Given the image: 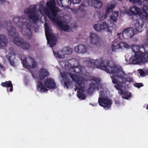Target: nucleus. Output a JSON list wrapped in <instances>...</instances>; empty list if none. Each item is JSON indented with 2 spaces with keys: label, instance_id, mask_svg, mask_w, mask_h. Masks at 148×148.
<instances>
[{
  "label": "nucleus",
  "instance_id": "nucleus-1",
  "mask_svg": "<svg viewBox=\"0 0 148 148\" xmlns=\"http://www.w3.org/2000/svg\"><path fill=\"white\" fill-rule=\"evenodd\" d=\"M47 7L44 9L45 14L52 21L55 22L57 25L64 31H67L70 29L69 26L64 25L62 21L56 19L57 15L60 10L59 8L56 6L55 0H50L47 2Z\"/></svg>",
  "mask_w": 148,
  "mask_h": 148
},
{
  "label": "nucleus",
  "instance_id": "nucleus-2",
  "mask_svg": "<svg viewBox=\"0 0 148 148\" xmlns=\"http://www.w3.org/2000/svg\"><path fill=\"white\" fill-rule=\"evenodd\" d=\"M106 72L112 74H115L111 77L113 83L116 84L115 87L116 89L119 90L122 88L121 84H125L126 83V79L124 77L126 74L122 69H118L115 64L111 66L109 63Z\"/></svg>",
  "mask_w": 148,
  "mask_h": 148
},
{
  "label": "nucleus",
  "instance_id": "nucleus-3",
  "mask_svg": "<svg viewBox=\"0 0 148 148\" xmlns=\"http://www.w3.org/2000/svg\"><path fill=\"white\" fill-rule=\"evenodd\" d=\"M11 22L8 20L5 21L2 25L6 27L9 36L14 37L13 42L15 44L20 46L24 50H28L31 47L30 44L27 42H23V39L19 37V34L16 32V29L11 26Z\"/></svg>",
  "mask_w": 148,
  "mask_h": 148
},
{
  "label": "nucleus",
  "instance_id": "nucleus-4",
  "mask_svg": "<svg viewBox=\"0 0 148 148\" xmlns=\"http://www.w3.org/2000/svg\"><path fill=\"white\" fill-rule=\"evenodd\" d=\"M13 22L20 31L22 34L27 38L31 39L32 37L31 23L28 20L23 16L15 17L13 18Z\"/></svg>",
  "mask_w": 148,
  "mask_h": 148
},
{
  "label": "nucleus",
  "instance_id": "nucleus-5",
  "mask_svg": "<svg viewBox=\"0 0 148 148\" xmlns=\"http://www.w3.org/2000/svg\"><path fill=\"white\" fill-rule=\"evenodd\" d=\"M62 77L64 81V86L66 87L67 89L69 88V86L70 85L71 81L69 77L70 76L72 80L76 82L74 88L75 91L77 90H83L85 87L84 81L81 79H79L77 76L70 73L64 72L61 74Z\"/></svg>",
  "mask_w": 148,
  "mask_h": 148
},
{
  "label": "nucleus",
  "instance_id": "nucleus-6",
  "mask_svg": "<svg viewBox=\"0 0 148 148\" xmlns=\"http://www.w3.org/2000/svg\"><path fill=\"white\" fill-rule=\"evenodd\" d=\"M109 64V61L107 59L100 58L96 59L95 61L93 59L89 60L86 65V66L89 68H95L96 66L99 67L101 69L105 71L107 68L108 65Z\"/></svg>",
  "mask_w": 148,
  "mask_h": 148
},
{
  "label": "nucleus",
  "instance_id": "nucleus-7",
  "mask_svg": "<svg viewBox=\"0 0 148 148\" xmlns=\"http://www.w3.org/2000/svg\"><path fill=\"white\" fill-rule=\"evenodd\" d=\"M36 5H34L29 6L24 10V12L27 18L32 21V23L35 24L39 20V15L37 14L36 10Z\"/></svg>",
  "mask_w": 148,
  "mask_h": 148
},
{
  "label": "nucleus",
  "instance_id": "nucleus-8",
  "mask_svg": "<svg viewBox=\"0 0 148 148\" xmlns=\"http://www.w3.org/2000/svg\"><path fill=\"white\" fill-rule=\"evenodd\" d=\"M44 27L45 34L47 40V43L50 45L51 47H52L56 45V37L55 34H52V31L49 28V25L48 23H45L44 24Z\"/></svg>",
  "mask_w": 148,
  "mask_h": 148
},
{
  "label": "nucleus",
  "instance_id": "nucleus-9",
  "mask_svg": "<svg viewBox=\"0 0 148 148\" xmlns=\"http://www.w3.org/2000/svg\"><path fill=\"white\" fill-rule=\"evenodd\" d=\"M132 49L133 52L134 53L135 56L130 58V63L132 64L134 60H136L138 57H140L143 51H145V48L144 46L143 45H141L139 46L136 45H133L132 47Z\"/></svg>",
  "mask_w": 148,
  "mask_h": 148
},
{
  "label": "nucleus",
  "instance_id": "nucleus-10",
  "mask_svg": "<svg viewBox=\"0 0 148 148\" xmlns=\"http://www.w3.org/2000/svg\"><path fill=\"white\" fill-rule=\"evenodd\" d=\"M98 103L99 106L102 107L106 110L109 109L112 104L111 101L109 99L107 96L103 99L99 98Z\"/></svg>",
  "mask_w": 148,
  "mask_h": 148
},
{
  "label": "nucleus",
  "instance_id": "nucleus-11",
  "mask_svg": "<svg viewBox=\"0 0 148 148\" xmlns=\"http://www.w3.org/2000/svg\"><path fill=\"white\" fill-rule=\"evenodd\" d=\"M144 53L143 52L140 56L139 57H138L137 59L134 60L132 64H137L139 63H145L148 62V52L144 51Z\"/></svg>",
  "mask_w": 148,
  "mask_h": 148
},
{
  "label": "nucleus",
  "instance_id": "nucleus-12",
  "mask_svg": "<svg viewBox=\"0 0 148 148\" xmlns=\"http://www.w3.org/2000/svg\"><path fill=\"white\" fill-rule=\"evenodd\" d=\"M133 28L128 27L124 29L122 32V36L125 39H128L132 38L136 34Z\"/></svg>",
  "mask_w": 148,
  "mask_h": 148
},
{
  "label": "nucleus",
  "instance_id": "nucleus-13",
  "mask_svg": "<svg viewBox=\"0 0 148 148\" xmlns=\"http://www.w3.org/2000/svg\"><path fill=\"white\" fill-rule=\"evenodd\" d=\"M100 39L97 34L90 33V45L94 46H100Z\"/></svg>",
  "mask_w": 148,
  "mask_h": 148
},
{
  "label": "nucleus",
  "instance_id": "nucleus-14",
  "mask_svg": "<svg viewBox=\"0 0 148 148\" xmlns=\"http://www.w3.org/2000/svg\"><path fill=\"white\" fill-rule=\"evenodd\" d=\"M93 27L95 29L97 32H100L102 30H105L110 33H111L112 32L105 22H103L101 24L98 23L95 24Z\"/></svg>",
  "mask_w": 148,
  "mask_h": 148
},
{
  "label": "nucleus",
  "instance_id": "nucleus-15",
  "mask_svg": "<svg viewBox=\"0 0 148 148\" xmlns=\"http://www.w3.org/2000/svg\"><path fill=\"white\" fill-rule=\"evenodd\" d=\"M32 60V65L29 64L27 62V59L25 58L22 61V63L24 67L27 69H33L36 67L37 66V62L35 59L31 57H29Z\"/></svg>",
  "mask_w": 148,
  "mask_h": 148
},
{
  "label": "nucleus",
  "instance_id": "nucleus-16",
  "mask_svg": "<svg viewBox=\"0 0 148 148\" xmlns=\"http://www.w3.org/2000/svg\"><path fill=\"white\" fill-rule=\"evenodd\" d=\"M45 85L47 88L55 89L56 88V84L54 80L52 78H47L45 81Z\"/></svg>",
  "mask_w": 148,
  "mask_h": 148
},
{
  "label": "nucleus",
  "instance_id": "nucleus-17",
  "mask_svg": "<svg viewBox=\"0 0 148 148\" xmlns=\"http://www.w3.org/2000/svg\"><path fill=\"white\" fill-rule=\"evenodd\" d=\"M137 23L135 24L136 29H133V30H135L134 32L136 33V34L138 32H141L142 30V27L143 25V21L142 19H137L136 20Z\"/></svg>",
  "mask_w": 148,
  "mask_h": 148
},
{
  "label": "nucleus",
  "instance_id": "nucleus-18",
  "mask_svg": "<svg viewBox=\"0 0 148 148\" xmlns=\"http://www.w3.org/2000/svg\"><path fill=\"white\" fill-rule=\"evenodd\" d=\"M75 50L76 52L79 53H83L87 51L88 48L85 45H80L75 47Z\"/></svg>",
  "mask_w": 148,
  "mask_h": 148
},
{
  "label": "nucleus",
  "instance_id": "nucleus-19",
  "mask_svg": "<svg viewBox=\"0 0 148 148\" xmlns=\"http://www.w3.org/2000/svg\"><path fill=\"white\" fill-rule=\"evenodd\" d=\"M58 5L60 7H67L70 5L71 0H57Z\"/></svg>",
  "mask_w": 148,
  "mask_h": 148
},
{
  "label": "nucleus",
  "instance_id": "nucleus-20",
  "mask_svg": "<svg viewBox=\"0 0 148 148\" xmlns=\"http://www.w3.org/2000/svg\"><path fill=\"white\" fill-rule=\"evenodd\" d=\"M8 43V40L4 35L0 34V48L2 49Z\"/></svg>",
  "mask_w": 148,
  "mask_h": 148
},
{
  "label": "nucleus",
  "instance_id": "nucleus-21",
  "mask_svg": "<svg viewBox=\"0 0 148 148\" xmlns=\"http://www.w3.org/2000/svg\"><path fill=\"white\" fill-rule=\"evenodd\" d=\"M39 77L40 80H43L45 77L48 76L49 73L48 71L44 68H41L39 71Z\"/></svg>",
  "mask_w": 148,
  "mask_h": 148
},
{
  "label": "nucleus",
  "instance_id": "nucleus-22",
  "mask_svg": "<svg viewBox=\"0 0 148 148\" xmlns=\"http://www.w3.org/2000/svg\"><path fill=\"white\" fill-rule=\"evenodd\" d=\"M131 15H136L140 13V10L139 8L136 5L130 7L129 12Z\"/></svg>",
  "mask_w": 148,
  "mask_h": 148
},
{
  "label": "nucleus",
  "instance_id": "nucleus-23",
  "mask_svg": "<svg viewBox=\"0 0 148 148\" xmlns=\"http://www.w3.org/2000/svg\"><path fill=\"white\" fill-rule=\"evenodd\" d=\"M121 88L119 90V93L121 94L123 98L128 99L131 96V93L127 91H124Z\"/></svg>",
  "mask_w": 148,
  "mask_h": 148
},
{
  "label": "nucleus",
  "instance_id": "nucleus-24",
  "mask_svg": "<svg viewBox=\"0 0 148 148\" xmlns=\"http://www.w3.org/2000/svg\"><path fill=\"white\" fill-rule=\"evenodd\" d=\"M91 5L95 8H99L102 6V2L99 0H93L91 1Z\"/></svg>",
  "mask_w": 148,
  "mask_h": 148
},
{
  "label": "nucleus",
  "instance_id": "nucleus-25",
  "mask_svg": "<svg viewBox=\"0 0 148 148\" xmlns=\"http://www.w3.org/2000/svg\"><path fill=\"white\" fill-rule=\"evenodd\" d=\"M1 85L4 87H10L9 91L12 92L13 91V86L12 82L10 81H6L5 82H2Z\"/></svg>",
  "mask_w": 148,
  "mask_h": 148
},
{
  "label": "nucleus",
  "instance_id": "nucleus-26",
  "mask_svg": "<svg viewBox=\"0 0 148 148\" xmlns=\"http://www.w3.org/2000/svg\"><path fill=\"white\" fill-rule=\"evenodd\" d=\"M37 88L41 92H45L47 91V89L45 88L41 82H38Z\"/></svg>",
  "mask_w": 148,
  "mask_h": 148
},
{
  "label": "nucleus",
  "instance_id": "nucleus-27",
  "mask_svg": "<svg viewBox=\"0 0 148 148\" xmlns=\"http://www.w3.org/2000/svg\"><path fill=\"white\" fill-rule=\"evenodd\" d=\"M84 90L77 91V96L80 99L84 100L86 98V97L83 93Z\"/></svg>",
  "mask_w": 148,
  "mask_h": 148
},
{
  "label": "nucleus",
  "instance_id": "nucleus-28",
  "mask_svg": "<svg viewBox=\"0 0 148 148\" xmlns=\"http://www.w3.org/2000/svg\"><path fill=\"white\" fill-rule=\"evenodd\" d=\"M118 15V12H112L111 16H110V18L113 21L116 22L117 20V16Z\"/></svg>",
  "mask_w": 148,
  "mask_h": 148
},
{
  "label": "nucleus",
  "instance_id": "nucleus-29",
  "mask_svg": "<svg viewBox=\"0 0 148 148\" xmlns=\"http://www.w3.org/2000/svg\"><path fill=\"white\" fill-rule=\"evenodd\" d=\"M72 49L69 47H64L63 49V52L64 54L63 55H70L72 53Z\"/></svg>",
  "mask_w": 148,
  "mask_h": 148
},
{
  "label": "nucleus",
  "instance_id": "nucleus-30",
  "mask_svg": "<svg viewBox=\"0 0 148 148\" xmlns=\"http://www.w3.org/2000/svg\"><path fill=\"white\" fill-rule=\"evenodd\" d=\"M120 47L119 43H117L115 41H113L112 46V51H114L116 49L120 48Z\"/></svg>",
  "mask_w": 148,
  "mask_h": 148
},
{
  "label": "nucleus",
  "instance_id": "nucleus-31",
  "mask_svg": "<svg viewBox=\"0 0 148 148\" xmlns=\"http://www.w3.org/2000/svg\"><path fill=\"white\" fill-rule=\"evenodd\" d=\"M53 53L55 56L59 58L63 59L65 58L64 55H60L58 52L53 51Z\"/></svg>",
  "mask_w": 148,
  "mask_h": 148
},
{
  "label": "nucleus",
  "instance_id": "nucleus-32",
  "mask_svg": "<svg viewBox=\"0 0 148 148\" xmlns=\"http://www.w3.org/2000/svg\"><path fill=\"white\" fill-rule=\"evenodd\" d=\"M89 88L90 89H92L93 90L97 89L98 90V87L97 84L95 83H92L90 85Z\"/></svg>",
  "mask_w": 148,
  "mask_h": 148
},
{
  "label": "nucleus",
  "instance_id": "nucleus-33",
  "mask_svg": "<svg viewBox=\"0 0 148 148\" xmlns=\"http://www.w3.org/2000/svg\"><path fill=\"white\" fill-rule=\"evenodd\" d=\"M106 92L103 90H101L99 92V98H101L103 99L106 97L105 96V93Z\"/></svg>",
  "mask_w": 148,
  "mask_h": 148
},
{
  "label": "nucleus",
  "instance_id": "nucleus-34",
  "mask_svg": "<svg viewBox=\"0 0 148 148\" xmlns=\"http://www.w3.org/2000/svg\"><path fill=\"white\" fill-rule=\"evenodd\" d=\"M147 71H144L142 69H139L138 70V71L140 73L141 76H144L147 73Z\"/></svg>",
  "mask_w": 148,
  "mask_h": 148
},
{
  "label": "nucleus",
  "instance_id": "nucleus-35",
  "mask_svg": "<svg viewBox=\"0 0 148 148\" xmlns=\"http://www.w3.org/2000/svg\"><path fill=\"white\" fill-rule=\"evenodd\" d=\"M134 86L138 88H140V87H142L143 86V83H135L134 84Z\"/></svg>",
  "mask_w": 148,
  "mask_h": 148
},
{
  "label": "nucleus",
  "instance_id": "nucleus-36",
  "mask_svg": "<svg viewBox=\"0 0 148 148\" xmlns=\"http://www.w3.org/2000/svg\"><path fill=\"white\" fill-rule=\"evenodd\" d=\"M73 71L77 74H80L81 72V71L78 67H75V69H73Z\"/></svg>",
  "mask_w": 148,
  "mask_h": 148
},
{
  "label": "nucleus",
  "instance_id": "nucleus-37",
  "mask_svg": "<svg viewBox=\"0 0 148 148\" xmlns=\"http://www.w3.org/2000/svg\"><path fill=\"white\" fill-rule=\"evenodd\" d=\"M92 80L96 82L98 84L100 83V79L99 78L97 77H94L93 78Z\"/></svg>",
  "mask_w": 148,
  "mask_h": 148
},
{
  "label": "nucleus",
  "instance_id": "nucleus-38",
  "mask_svg": "<svg viewBox=\"0 0 148 148\" xmlns=\"http://www.w3.org/2000/svg\"><path fill=\"white\" fill-rule=\"evenodd\" d=\"M125 79H126V82H127L129 83H131L134 81V80L132 77H127V78H125Z\"/></svg>",
  "mask_w": 148,
  "mask_h": 148
},
{
  "label": "nucleus",
  "instance_id": "nucleus-39",
  "mask_svg": "<svg viewBox=\"0 0 148 148\" xmlns=\"http://www.w3.org/2000/svg\"><path fill=\"white\" fill-rule=\"evenodd\" d=\"M142 15L145 17L148 18V14L147 12L145 10H143L142 12Z\"/></svg>",
  "mask_w": 148,
  "mask_h": 148
},
{
  "label": "nucleus",
  "instance_id": "nucleus-40",
  "mask_svg": "<svg viewBox=\"0 0 148 148\" xmlns=\"http://www.w3.org/2000/svg\"><path fill=\"white\" fill-rule=\"evenodd\" d=\"M116 3H114L110 5V7L109 8H110L111 10H112L116 6Z\"/></svg>",
  "mask_w": 148,
  "mask_h": 148
},
{
  "label": "nucleus",
  "instance_id": "nucleus-41",
  "mask_svg": "<svg viewBox=\"0 0 148 148\" xmlns=\"http://www.w3.org/2000/svg\"><path fill=\"white\" fill-rule=\"evenodd\" d=\"M112 11V10H111L110 8L108 7L107 8L104 14H105L106 15V16H107L109 13H110Z\"/></svg>",
  "mask_w": 148,
  "mask_h": 148
},
{
  "label": "nucleus",
  "instance_id": "nucleus-42",
  "mask_svg": "<svg viewBox=\"0 0 148 148\" xmlns=\"http://www.w3.org/2000/svg\"><path fill=\"white\" fill-rule=\"evenodd\" d=\"M130 2H132L133 3H135L136 2H137L138 3H141V0H129Z\"/></svg>",
  "mask_w": 148,
  "mask_h": 148
},
{
  "label": "nucleus",
  "instance_id": "nucleus-43",
  "mask_svg": "<svg viewBox=\"0 0 148 148\" xmlns=\"http://www.w3.org/2000/svg\"><path fill=\"white\" fill-rule=\"evenodd\" d=\"M107 17V16H106V15L105 14H102L100 18L99 19L100 20H103Z\"/></svg>",
  "mask_w": 148,
  "mask_h": 148
},
{
  "label": "nucleus",
  "instance_id": "nucleus-44",
  "mask_svg": "<svg viewBox=\"0 0 148 148\" xmlns=\"http://www.w3.org/2000/svg\"><path fill=\"white\" fill-rule=\"evenodd\" d=\"M81 0H72V3L73 4H78L80 3Z\"/></svg>",
  "mask_w": 148,
  "mask_h": 148
},
{
  "label": "nucleus",
  "instance_id": "nucleus-45",
  "mask_svg": "<svg viewBox=\"0 0 148 148\" xmlns=\"http://www.w3.org/2000/svg\"><path fill=\"white\" fill-rule=\"evenodd\" d=\"M8 59L10 64L12 66H14V61L13 60H11L10 58H9Z\"/></svg>",
  "mask_w": 148,
  "mask_h": 148
},
{
  "label": "nucleus",
  "instance_id": "nucleus-46",
  "mask_svg": "<svg viewBox=\"0 0 148 148\" xmlns=\"http://www.w3.org/2000/svg\"><path fill=\"white\" fill-rule=\"evenodd\" d=\"M9 51L11 52V53L12 54H14L15 53L14 50V48L12 47H10L9 49Z\"/></svg>",
  "mask_w": 148,
  "mask_h": 148
},
{
  "label": "nucleus",
  "instance_id": "nucleus-47",
  "mask_svg": "<svg viewBox=\"0 0 148 148\" xmlns=\"http://www.w3.org/2000/svg\"><path fill=\"white\" fill-rule=\"evenodd\" d=\"M124 47L125 48H128L129 47V46L126 43H124L123 44Z\"/></svg>",
  "mask_w": 148,
  "mask_h": 148
},
{
  "label": "nucleus",
  "instance_id": "nucleus-48",
  "mask_svg": "<svg viewBox=\"0 0 148 148\" xmlns=\"http://www.w3.org/2000/svg\"><path fill=\"white\" fill-rule=\"evenodd\" d=\"M117 35L118 36L119 38H121L120 37V36H121V35L122 36V33H119Z\"/></svg>",
  "mask_w": 148,
  "mask_h": 148
},
{
  "label": "nucleus",
  "instance_id": "nucleus-49",
  "mask_svg": "<svg viewBox=\"0 0 148 148\" xmlns=\"http://www.w3.org/2000/svg\"><path fill=\"white\" fill-rule=\"evenodd\" d=\"M5 0H0V4H2L5 2Z\"/></svg>",
  "mask_w": 148,
  "mask_h": 148
},
{
  "label": "nucleus",
  "instance_id": "nucleus-50",
  "mask_svg": "<svg viewBox=\"0 0 148 148\" xmlns=\"http://www.w3.org/2000/svg\"><path fill=\"white\" fill-rule=\"evenodd\" d=\"M146 35H147V43H148V30L147 31Z\"/></svg>",
  "mask_w": 148,
  "mask_h": 148
},
{
  "label": "nucleus",
  "instance_id": "nucleus-51",
  "mask_svg": "<svg viewBox=\"0 0 148 148\" xmlns=\"http://www.w3.org/2000/svg\"><path fill=\"white\" fill-rule=\"evenodd\" d=\"M146 109L148 110V104L147 105Z\"/></svg>",
  "mask_w": 148,
  "mask_h": 148
},
{
  "label": "nucleus",
  "instance_id": "nucleus-52",
  "mask_svg": "<svg viewBox=\"0 0 148 148\" xmlns=\"http://www.w3.org/2000/svg\"><path fill=\"white\" fill-rule=\"evenodd\" d=\"M0 67L1 68H3V66H2L1 65V64H0Z\"/></svg>",
  "mask_w": 148,
  "mask_h": 148
},
{
  "label": "nucleus",
  "instance_id": "nucleus-53",
  "mask_svg": "<svg viewBox=\"0 0 148 148\" xmlns=\"http://www.w3.org/2000/svg\"><path fill=\"white\" fill-rule=\"evenodd\" d=\"M145 1H148V0H144Z\"/></svg>",
  "mask_w": 148,
  "mask_h": 148
},
{
  "label": "nucleus",
  "instance_id": "nucleus-54",
  "mask_svg": "<svg viewBox=\"0 0 148 148\" xmlns=\"http://www.w3.org/2000/svg\"><path fill=\"white\" fill-rule=\"evenodd\" d=\"M7 90L8 91V89H7Z\"/></svg>",
  "mask_w": 148,
  "mask_h": 148
}]
</instances>
